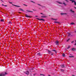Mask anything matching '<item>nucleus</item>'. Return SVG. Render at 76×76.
Segmentation results:
<instances>
[{
    "label": "nucleus",
    "instance_id": "obj_1",
    "mask_svg": "<svg viewBox=\"0 0 76 76\" xmlns=\"http://www.w3.org/2000/svg\"><path fill=\"white\" fill-rule=\"evenodd\" d=\"M8 74L7 72H5L4 73L2 72L0 73V76H5L6 75Z\"/></svg>",
    "mask_w": 76,
    "mask_h": 76
},
{
    "label": "nucleus",
    "instance_id": "obj_2",
    "mask_svg": "<svg viewBox=\"0 0 76 76\" xmlns=\"http://www.w3.org/2000/svg\"><path fill=\"white\" fill-rule=\"evenodd\" d=\"M37 55L38 56H42V54L40 53H39L37 54Z\"/></svg>",
    "mask_w": 76,
    "mask_h": 76
},
{
    "label": "nucleus",
    "instance_id": "obj_3",
    "mask_svg": "<svg viewBox=\"0 0 76 76\" xmlns=\"http://www.w3.org/2000/svg\"><path fill=\"white\" fill-rule=\"evenodd\" d=\"M37 19L39 20H42L43 22H44V21H45V20L43 19H39V18H37Z\"/></svg>",
    "mask_w": 76,
    "mask_h": 76
},
{
    "label": "nucleus",
    "instance_id": "obj_4",
    "mask_svg": "<svg viewBox=\"0 0 76 76\" xmlns=\"http://www.w3.org/2000/svg\"><path fill=\"white\" fill-rule=\"evenodd\" d=\"M55 43L56 44V45H59V42L58 40L56 41L55 42Z\"/></svg>",
    "mask_w": 76,
    "mask_h": 76
},
{
    "label": "nucleus",
    "instance_id": "obj_5",
    "mask_svg": "<svg viewBox=\"0 0 76 76\" xmlns=\"http://www.w3.org/2000/svg\"><path fill=\"white\" fill-rule=\"evenodd\" d=\"M24 73H25V74H26V75H29V71H26V72H25Z\"/></svg>",
    "mask_w": 76,
    "mask_h": 76
},
{
    "label": "nucleus",
    "instance_id": "obj_6",
    "mask_svg": "<svg viewBox=\"0 0 76 76\" xmlns=\"http://www.w3.org/2000/svg\"><path fill=\"white\" fill-rule=\"evenodd\" d=\"M67 15V14L66 13H61V15Z\"/></svg>",
    "mask_w": 76,
    "mask_h": 76
},
{
    "label": "nucleus",
    "instance_id": "obj_7",
    "mask_svg": "<svg viewBox=\"0 0 76 76\" xmlns=\"http://www.w3.org/2000/svg\"><path fill=\"white\" fill-rule=\"evenodd\" d=\"M61 67H62V68H64V67H65V66L64 64L61 65Z\"/></svg>",
    "mask_w": 76,
    "mask_h": 76
},
{
    "label": "nucleus",
    "instance_id": "obj_8",
    "mask_svg": "<svg viewBox=\"0 0 76 76\" xmlns=\"http://www.w3.org/2000/svg\"><path fill=\"white\" fill-rule=\"evenodd\" d=\"M25 15L26 17V18H30L31 17V16H28V15H27L26 14H25Z\"/></svg>",
    "mask_w": 76,
    "mask_h": 76
},
{
    "label": "nucleus",
    "instance_id": "obj_9",
    "mask_svg": "<svg viewBox=\"0 0 76 76\" xmlns=\"http://www.w3.org/2000/svg\"><path fill=\"white\" fill-rule=\"evenodd\" d=\"M12 6H15V7H20V6H18L15 5H14L13 4H12Z\"/></svg>",
    "mask_w": 76,
    "mask_h": 76
},
{
    "label": "nucleus",
    "instance_id": "obj_10",
    "mask_svg": "<svg viewBox=\"0 0 76 76\" xmlns=\"http://www.w3.org/2000/svg\"><path fill=\"white\" fill-rule=\"evenodd\" d=\"M76 48H72V51H76Z\"/></svg>",
    "mask_w": 76,
    "mask_h": 76
},
{
    "label": "nucleus",
    "instance_id": "obj_11",
    "mask_svg": "<svg viewBox=\"0 0 76 76\" xmlns=\"http://www.w3.org/2000/svg\"><path fill=\"white\" fill-rule=\"evenodd\" d=\"M41 18H47V16H41Z\"/></svg>",
    "mask_w": 76,
    "mask_h": 76
},
{
    "label": "nucleus",
    "instance_id": "obj_12",
    "mask_svg": "<svg viewBox=\"0 0 76 76\" xmlns=\"http://www.w3.org/2000/svg\"><path fill=\"white\" fill-rule=\"evenodd\" d=\"M54 23H60L59 22H58V21H55L54 22Z\"/></svg>",
    "mask_w": 76,
    "mask_h": 76
},
{
    "label": "nucleus",
    "instance_id": "obj_13",
    "mask_svg": "<svg viewBox=\"0 0 76 76\" xmlns=\"http://www.w3.org/2000/svg\"><path fill=\"white\" fill-rule=\"evenodd\" d=\"M52 51H54V52H55L56 53H57V51H56L55 50H52Z\"/></svg>",
    "mask_w": 76,
    "mask_h": 76
},
{
    "label": "nucleus",
    "instance_id": "obj_14",
    "mask_svg": "<svg viewBox=\"0 0 76 76\" xmlns=\"http://www.w3.org/2000/svg\"><path fill=\"white\" fill-rule=\"evenodd\" d=\"M26 11H27V12H32V13H33V11H31L30 10H26Z\"/></svg>",
    "mask_w": 76,
    "mask_h": 76
},
{
    "label": "nucleus",
    "instance_id": "obj_15",
    "mask_svg": "<svg viewBox=\"0 0 76 76\" xmlns=\"http://www.w3.org/2000/svg\"><path fill=\"white\" fill-rule=\"evenodd\" d=\"M51 19H52V20H58V19H54L53 18H52Z\"/></svg>",
    "mask_w": 76,
    "mask_h": 76
},
{
    "label": "nucleus",
    "instance_id": "obj_16",
    "mask_svg": "<svg viewBox=\"0 0 76 76\" xmlns=\"http://www.w3.org/2000/svg\"><path fill=\"white\" fill-rule=\"evenodd\" d=\"M67 34H68V37H69L70 35V33H67Z\"/></svg>",
    "mask_w": 76,
    "mask_h": 76
},
{
    "label": "nucleus",
    "instance_id": "obj_17",
    "mask_svg": "<svg viewBox=\"0 0 76 76\" xmlns=\"http://www.w3.org/2000/svg\"><path fill=\"white\" fill-rule=\"evenodd\" d=\"M48 52L49 54H50V53H51V51L50 50H48Z\"/></svg>",
    "mask_w": 76,
    "mask_h": 76
},
{
    "label": "nucleus",
    "instance_id": "obj_18",
    "mask_svg": "<svg viewBox=\"0 0 76 76\" xmlns=\"http://www.w3.org/2000/svg\"><path fill=\"white\" fill-rule=\"evenodd\" d=\"M70 25H75V23H70Z\"/></svg>",
    "mask_w": 76,
    "mask_h": 76
},
{
    "label": "nucleus",
    "instance_id": "obj_19",
    "mask_svg": "<svg viewBox=\"0 0 76 76\" xmlns=\"http://www.w3.org/2000/svg\"><path fill=\"white\" fill-rule=\"evenodd\" d=\"M70 12H72V13H74L75 12V11H73L72 10H70Z\"/></svg>",
    "mask_w": 76,
    "mask_h": 76
},
{
    "label": "nucleus",
    "instance_id": "obj_20",
    "mask_svg": "<svg viewBox=\"0 0 76 76\" xmlns=\"http://www.w3.org/2000/svg\"><path fill=\"white\" fill-rule=\"evenodd\" d=\"M69 57H70V58H72L73 57H74V56H69Z\"/></svg>",
    "mask_w": 76,
    "mask_h": 76
},
{
    "label": "nucleus",
    "instance_id": "obj_21",
    "mask_svg": "<svg viewBox=\"0 0 76 76\" xmlns=\"http://www.w3.org/2000/svg\"><path fill=\"white\" fill-rule=\"evenodd\" d=\"M62 4H63L64 5V6H67V4H66V3H63Z\"/></svg>",
    "mask_w": 76,
    "mask_h": 76
},
{
    "label": "nucleus",
    "instance_id": "obj_22",
    "mask_svg": "<svg viewBox=\"0 0 76 76\" xmlns=\"http://www.w3.org/2000/svg\"><path fill=\"white\" fill-rule=\"evenodd\" d=\"M61 71L62 72H64V69H61Z\"/></svg>",
    "mask_w": 76,
    "mask_h": 76
},
{
    "label": "nucleus",
    "instance_id": "obj_23",
    "mask_svg": "<svg viewBox=\"0 0 76 76\" xmlns=\"http://www.w3.org/2000/svg\"><path fill=\"white\" fill-rule=\"evenodd\" d=\"M72 3H75V2L76 1H75V0H72Z\"/></svg>",
    "mask_w": 76,
    "mask_h": 76
},
{
    "label": "nucleus",
    "instance_id": "obj_24",
    "mask_svg": "<svg viewBox=\"0 0 76 76\" xmlns=\"http://www.w3.org/2000/svg\"><path fill=\"white\" fill-rule=\"evenodd\" d=\"M57 3H59V4H63V3H61L60 2H58V1H57L56 2Z\"/></svg>",
    "mask_w": 76,
    "mask_h": 76
},
{
    "label": "nucleus",
    "instance_id": "obj_25",
    "mask_svg": "<svg viewBox=\"0 0 76 76\" xmlns=\"http://www.w3.org/2000/svg\"><path fill=\"white\" fill-rule=\"evenodd\" d=\"M20 10H21V11H23V12H24L25 11L23 10V9H19Z\"/></svg>",
    "mask_w": 76,
    "mask_h": 76
},
{
    "label": "nucleus",
    "instance_id": "obj_26",
    "mask_svg": "<svg viewBox=\"0 0 76 76\" xmlns=\"http://www.w3.org/2000/svg\"><path fill=\"white\" fill-rule=\"evenodd\" d=\"M62 56L63 57H65V54H64V53H63L62 54Z\"/></svg>",
    "mask_w": 76,
    "mask_h": 76
},
{
    "label": "nucleus",
    "instance_id": "obj_27",
    "mask_svg": "<svg viewBox=\"0 0 76 76\" xmlns=\"http://www.w3.org/2000/svg\"><path fill=\"white\" fill-rule=\"evenodd\" d=\"M1 22H4V20L3 19H1Z\"/></svg>",
    "mask_w": 76,
    "mask_h": 76
},
{
    "label": "nucleus",
    "instance_id": "obj_28",
    "mask_svg": "<svg viewBox=\"0 0 76 76\" xmlns=\"http://www.w3.org/2000/svg\"><path fill=\"white\" fill-rule=\"evenodd\" d=\"M40 75H42V76H45V75L42 74H40Z\"/></svg>",
    "mask_w": 76,
    "mask_h": 76
},
{
    "label": "nucleus",
    "instance_id": "obj_29",
    "mask_svg": "<svg viewBox=\"0 0 76 76\" xmlns=\"http://www.w3.org/2000/svg\"><path fill=\"white\" fill-rule=\"evenodd\" d=\"M70 48V46H69L68 47V48H67V49H69V48Z\"/></svg>",
    "mask_w": 76,
    "mask_h": 76
},
{
    "label": "nucleus",
    "instance_id": "obj_30",
    "mask_svg": "<svg viewBox=\"0 0 76 76\" xmlns=\"http://www.w3.org/2000/svg\"><path fill=\"white\" fill-rule=\"evenodd\" d=\"M31 1V2H32V3H35V2H34V1Z\"/></svg>",
    "mask_w": 76,
    "mask_h": 76
},
{
    "label": "nucleus",
    "instance_id": "obj_31",
    "mask_svg": "<svg viewBox=\"0 0 76 76\" xmlns=\"http://www.w3.org/2000/svg\"><path fill=\"white\" fill-rule=\"evenodd\" d=\"M40 14H41L42 15H45V14H43L42 13H40Z\"/></svg>",
    "mask_w": 76,
    "mask_h": 76
},
{
    "label": "nucleus",
    "instance_id": "obj_32",
    "mask_svg": "<svg viewBox=\"0 0 76 76\" xmlns=\"http://www.w3.org/2000/svg\"><path fill=\"white\" fill-rule=\"evenodd\" d=\"M23 5H24V6H28V5H27L25 4H23Z\"/></svg>",
    "mask_w": 76,
    "mask_h": 76
},
{
    "label": "nucleus",
    "instance_id": "obj_33",
    "mask_svg": "<svg viewBox=\"0 0 76 76\" xmlns=\"http://www.w3.org/2000/svg\"><path fill=\"white\" fill-rule=\"evenodd\" d=\"M9 23H10V24H11L12 23H11V22L10 21L9 22Z\"/></svg>",
    "mask_w": 76,
    "mask_h": 76
},
{
    "label": "nucleus",
    "instance_id": "obj_34",
    "mask_svg": "<svg viewBox=\"0 0 76 76\" xmlns=\"http://www.w3.org/2000/svg\"><path fill=\"white\" fill-rule=\"evenodd\" d=\"M70 40V39H68L67 40V42H68Z\"/></svg>",
    "mask_w": 76,
    "mask_h": 76
},
{
    "label": "nucleus",
    "instance_id": "obj_35",
    "mask_svg": "<svg viewBox=\"0 0 76 76\" xmlns=\"http://www.w3.org/2000/svg\"><path fill=\"white\" fill-rule=\"evenodd\" d=\"M65 1H67V2H69V1L68 0H65Z\"/></svg>",
    "mask_w": 76,
    "mask_h": 76
},
{
    "label": "nucleus",
    "instance_id": "obj_36",
    "mask_svg": "<svg viewBox=\"0 0 76 76\" xmlns=\"http://www.w3.org/2000/svg\"><path fill=\"white\" fill-rule=\"evenodd\" d=\"M75 3H74V4L75 5V6L76 5V1L75 2H74Z\"/></svg>",
    "mask_w": 76,
    "mask_h": 76
},
{
    "label": "nucleus",
    "instance_id": "obj_37",
    "mask_svg": "<svg viewBox=\"0 0 76 76\" xmlns=\"http://www.w3.org/2000/svg\"><path fill=\"white\" fill-rule=\"evenodd\" d=\"M37 5H39V6H42L40 5V4H37Z\"/></svg>",
    "mask_w": 76,
    "mask_h": 76
},
{
    "label": "nucleus",
    "instance_id": "obj_38",
    "mask_svg": "<svg viewBox=\"0 0 76 76\" xmlns=\"http://www.w3.org/2000/svg\"><path fill=\"white\" fill-rule=\"evenodd\" d=\"M9 3H10V4H12V2H9Z\"/></svg>",
    "mask_w": 76,
    "mask_h": 76
},
{
    "label": "nucleus",
    "instance_id": "obj_39",
    "mask_svg": "<svg viewBox=\"0 0 76 76\" xmlns=\"http://www.w3.org/2000/svg\"><path fill=\"white\" fill-rule=\"evenodd\" d=\"M53 55H54V54H53V53H52V54H51V56H53Z\"/></svg>",
    "mask_w": 76,
    "mask_h": 76
},
{
    "label": "nucleus",
    "instance_id": "obj_40",
    "mask_svg": "<svg viewBox=\"0 0 76 76\" xmlns=\"http://www.w3.org/2000/svg\"><path fill=\"white\" fill-rule=\"evenodd\" d=\"M4 6H5V7H7V5H4Z\"/></svg>",
    "mask_w": 76,
    "mask_h": 76
},
{
    "label": "nucleus",
    "instance_id": "obj_41",
    "mask_svg": "<svg viewBox=\"0 0 76 76\" xmlns=\"http://www.w3.org/2000/svg\"><path fill=\"white\" fill-rule=\"evenodd\" d=\"M73 42H74V41H72L71 42V43H73Z\"/></svg>",
    "mask_w": 76,
    "mask_h": 76
},
{
    "label": "nucleus",
    "instance_id": "obj_42",
    "mask_svg": "<svg viewBox=\"0 0 76 76\" xmlns=\"http://www.w3.org/2000/svg\"><path fill=\"white\" fill-rule=\"evenodd\" d=\"M74 32H75V34H76V31L75 30Z\"/></svg>",
    "mask_w": 76,
    "mask_h": 76
},
{
    "label": "nucleus",
    "instance_id": "obj_43",
    "mask_svg": "<svg viewBox=\"0 0 76 76\" xmlns=\"http://www.w3.org/2000/svg\"><path fill=\"white\" fill-rule=\"evenodd\" d=\"M75 45H76V40H75Z\"/></svg>",
    "mask_w": 76,
    "mask_h": 76
},
{
    "label": "nucleus",
    "instance_id": "obj_44",
    "mask_svg": "<svg viewBox=\"0 0 76 76\" xmlns=\"http://www.w3.org/2000/svg\"><path fill=\"white\" fill-rule=\"evenodd\" d=\"M18 13H21V12H18Z\"/></svg>",
    "mask_w": 76,
    "mask_h": 76
},
{
    "label": "nucleus",
    "instance_id": "obj_45",
    "mask_svg": "<svg viewBox=\"0 0 76 76\" xmlns=\"http://www.w3.org/2000/svg\"><path fill=\"white\" fill-rule=\"evenodd\" d=\"M35 75H36V74H34V76H35Z\"/></svg>",
    "mask_w": 76,
    "mask_h": 76
},
{
    "label": "nucleus",
    "instance_id": "obj_46",
    "mask_svg": "<svg viewBox=\"0 0 76 76\" xmlns=\"http://www.w3.org/2000/svg\"><path fill=\"white\" fill-rule=\"evenodd\" d=\"M2 6H4V4H2Z\"/></svg>",
    "mask_w": 76,
    "mask_h": 76
},
{
    "label": "nucleus",
    "instance_id": "obj_47",
    "mask_svg": "<svg viewBox=\"0 0 76 76\" xmlns=\"http://www.w3.org/2000/svg\"><path fill=\"white\" fill-rule=\"evenodd\" d=\"M35 17H38L37 16H35Z\"/></svg>",
    "mask_w": 76,
    "mask_h": 76
},
{
    "label": "nucleus",
    "instance_id": "obj_48",
    "mask_svg": "<svg viewBox=\"0 0 76 76\" xmlns=\"http://www.w3.org/2000/svg\"><path fill=\"white\" fill-rule=\"evenodd\" d=\"M70 1H72V0H69Z\"/></svg>",
    "mask_w": 76,
    "mask_h": 76
},
{
    "label": "nucleus",
    "instance_id": "obj_49",
    "mask_svg": "<svg viewBox=\"0 0 76 76\" xmlns=\"http://www.w3.org/2000/svg\"><path fill=\"white\" fill-rule=\"evenodd\" d=\"M74 8H75V9H76V7H75Z\"/></svg>",
    "mask_w": 76,
    "mask_h": 76
},
{
    "label": "nucleus",
    "instance_id": "obj_50",
    "mask_svg": "<svg viewBox=\"0 0 76 76\" xmlns=\"http://www.w3.org/2000/svg\"><path fill=\"white\" fill-rule=\"evenodd\" d=\"M48 76H50V75H48Z\"/></svg>",
    "mask_w": 76,
    "mask_h": 76
},
{
    "label": "nucleus",
    "instance_id": "obj_51",
    "mask_svg": "<svg viewBox=\"0 0 76 76\" xmlns=\"http://www.w3.org/2000/svg\"><path fill=\"white\" fill-rule=\"evenodd\" d=\"M26 13H27V12H26Z\"/></svg>",
    "mask_w": 76,
    "mask_h": 76
}]
</instances>
